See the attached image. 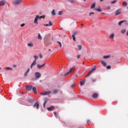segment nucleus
Wrapping results in <instances>:
<instances>
[{
	"label": "nucleus",
	"mask_w": 128,
	"mask_h": 128,
	"mask_svg": "<svg viewBox=\"0 0 128 128\" xmlns=\"http://www.w3.org/2000/svg\"><path fill=\"white\" fill-rule=\"evenodd\" d=\"M22 4V0H16L13 2V4L14 6H19V4Z\"/></svg>",
	"instance_id": "obj_3"
},
{
	"label": "nucleus",
	"mask_w": 128,
	"mask_h": 128,
	"mask_svg": "<svg viewBox=\"0 0 128 128\" xmlns=\"http://www.w3.org/2000/svg\"><path fill=\"white\" fill-rule=\"evenodd\" d=\"M106 8H107V10H110V6H106Z\"/></svg>",
	"instance_id": "obj_42"
},
{
	"label": "nucleus",
	"mask_w": 128,
	"mask_h": 128,
	"mask_svg": "<svg viewBox=\"0 0 128 128\" xmlns=\"http://www.w3.org/2000/svg\"><path fill=\"white\" fill-rule=\"evenodd\" d=\"M58 89L54 90L52 92L53 94H58Z\"/></svg>",
	"instance_id": "obj_17"
},
{
	"label": "nucleus",
	"mask_w": 128,
	"mask_h": 128,
	"mask_svg": "<svg viewBox=\"0 0 128 128\" xmlns=\"http://www.w3.org/2000/svg\"><path fill=\"white\" fill-rule=\"evenodd\" d=\"M38 40H42V36H40V33L38 34Z\"/></svg>",
	"instance_id": "obj_22"
},
{
	"label": "nucleus",
	"mask_w": 128,
	"mask_h": 128,
	"mask_svg": "<svg viewBox=\"0 0 128 128\" xmlns=\"http://www.w3.org/2000/svg\"><path fill=\"white\" fill-rule=\"evenodd\" d=\"M54 116H56V118H58V114H56V112H54Z\"/></svg>",
	"instance_id": "obj_33"
},
{
	"label": "nucleus",
	"mask_w": 128,
	"mask_h": 128,
	"mask_svg": "<svg viewBox=\"0 0 128 128\" xmlns=\"http://www.w3.org/2000/svg\"><path fill=\"white\" fill-rule=\"evenodd\" d=\"M84 2H86V0H84Z\"/></svg>",
	"instance_id": "obj_62"
},
{
	"label": "nucleus",
	"mask_w": 128,
	"mask_h": 128,
	"mask_svg": "<svg viewBox=\"0 0 128 128\" xmlns=\"http://www.w3.org/2000/svg\"><path fill=\"white\" fill-rule=\"evenodd\" d=\"M70 2H72V1L70 0Z\"/></svg>",
	"instance_id": "obj_59"
},
{
	"label": "nucleus",
	"mask_w": 128,
	"mask_h": 128,
	"mask_svg": "<svg viewBox=\"0 0 128 128\" xmlns=\"http://www.w3.org/2000/svg\"><path fill=\"white\" fill-rule=\"evenodd\" d=\"M44 26H49L50 25L48 24H44Z\"/></svg>",
	"instance_id": "obj_46"
},
{
	"label": "nucleus",
	"mask_w": 128,
	"mask_h": 128,
	"mask_svg": "<svg viewBox=\"0 0 128 128\" xmlns=\"http://www.w3.org/2000/svg\"><path fill=\"white\" fill-rule=\"evenodd\" d=\"M62 14V11H59V12H58V14L59 16H61Z\"/></svg>",
	"instance_id": "obj_44"
},
{
	"label": "nucleus",
	"mask_w": 128,
	"mask_h": 128,
	"mask_svg": "<svg viewBox=\"0 0 128 128\" xmlns=\"http://www.w3.org/2000/svg\"><path fill=\"white\" fill-rule=\"evenodd\" d=\"M80 58V56L78 55V56H77V58Z\"/></svg>",
	"instance_id": "obj_49"
},
{
	"label": "nucleus",
	"mask_w": 128,
	"mask_h": 128,
	"mask_svg": "<svg viewBox=\"0 0 128 128\" xmlns=\"http://www.w3.org/2000/svg\"><path fill=\"white\" fill-rule=\"evenodd\" d=\"M22 94H24V92H22Z\"/></svg>",
	"instance_id": "obj_63"
},
{
	"label": "nucleus",
	"mask_w": 128,
	"mask_h": 128,
	"mask_svg": "<svg viewBox=\"0 0 128 128\" xmlns=\"http://www.w3.org/2000/svg\"><path fill=\"white\" fill-rule=\"evenodd\" d=\"M95 7H96V3H94L91 5L90 8H94Z\"/></svg>",
	"instance_id": "obj_24"
},
{
	"label": "nucleus",
	"mask_w": 128,
	"mask_h": 128,
	"mask_svg": "<svg viewBox=\"0 0 128 128\" xmlns=\"http://www.w3.org/2000/svg\"><path fill=\"white\" fill-rule=\"evenodd\" d=\"M117 2L118 0H114V1L111 2V4H116V2Z\"/></svg>",
	"instance_id": "obj_32"
},
{
	"label": "nucleus",
	"mask_w": 128,
	"mask_h": 128,
	"mask_svg": "<svg viewBox=\"0 0 128 128\" xmlns=\"http://www.w3.org/2000/svg\"><path fill=\"white\" fill-rule=\"evenodd\" d=\"M92 14H94V12H90L89 14V16H92Z\"/></svg>",
	"instance_id": "obj_43"
},
{
	"label": "nucleus",
	"mask_w": 128,
	"mask_h": 128,
	"mask_svg": "<svg viewBox=\"0 0 128 128\" xmlns=\"http://www.w3.org/2000/svg\"><path fill=\"white\" fill-rule=\"evenodd\" d=\"M52 94V92L48 91L42 94V96H48V94Z\"/></svg>",
	"instance_id": "obj_6"
},
{
	"label": "nucleus",
	"mask_w": 128,
	"mask_h": 128,
	"mask_svg": "<svg viewBox=\"0 0 128 128\" xmlns=\"http://www.w3.org/2000/svg\"><path fill=\"white\" fill-rule=\"evenodd\" d=\"M122 4L124 6H128V3L126 2H123Z\"/></svg>",
	"instance_id": "obj_27"
},
{
	"label": "nucleus",
	"mask_w": 128,
	"mask_h": 128,
	"mask_svg": "<svg viewBox=\"0 0 128 128\" xmlns=\"http://www.w3.org/2000/svg\"><path fill=\"white\" fill-rule=\"evenodd\" d=\"M101 64L104 66H106V63L104 60L101 62Z\"/></svg>",
	"instance_id": "obj_19"
},
{
	"label": "nucleus",
	"mask_w": 128,
	"mask_h": 128,
	"mask_svg": "<svg viewBox=\"0 0 128 128\" xmlns=\"http://www.w3.org/2000/svg\"><path fill=\"white\" fill-rule=\"evenodd\" d=\"M35 75V80H38L40 78V76H42V74L40 72H36L34 73Z\"/></svg>",
	"instance_id": "obj_1"
},
{
	"label": "nucleus",
	"mask_w": 128,
	"mask_h": 128,
	"mask_svg": "<svg viewBox=\"0 0 128 128\" xmlns=\"http://www.w3.org/2000/svg\"><path fill=\"white\" fill-rule=\"evenodd\" d=\"M30 68H28V70L24 74V76H28V74L30 72Z\"/></svg>",
	"instance_id": "obj_16"
},
{
	"label": "nucleus",
	"mask_w": 128,
	"mask_h": 128,
	"mask_svg": "<svg viewBox=\"0 0 128 128\" xmlns=\"http://www.w3.org/2000/svg\"><path fill=\"white\" fill-rule=\"evenodd\" d=\"M49 112H52V108L50 107V108H47Z\"/></svg>",
	"instance_id": "obj_39"
},
{
	"label": "nucleus",
	"mask_w": 128,
	"mask_h": 128,
	"mask_svg": "<svg viewBox=\"0 0 128 128\" xmlns=\"http://www.w3.org/2000/svg\"><path fill=\"white\" fill-rule=\"evenodd\" d=\"M110 58V56H104V58L106 59V58Z\"/></svg>",
	"instance_id": "obj_28"
},
{
	"label": "nucleus",
	"mask_w": 128,
	"mask_h": 128,
	"mask_svg": "<svg viewBox=\"0 0 128 128\" xmlns=\"http://www.w3.org/2000/svg\"><path fill=\"white\" fill-rule=\"evenodd\" d=\"M36 108L37 110H38V108L40 106V104H38V102H36V104H34V108Z\"/></svg>",
	"instance_id": "obj_8"
},
{
	"label": "nucleus",
	"mask_w": 128,
	"mask_h": 128,
	"mask_svg": "<svg viewBox=\"0 0 128 128\" xmlns=\"http://www.w3.org/2000/svg\"><path fill=\"white\" fill-rule=\"evenodd\" d=\"M28 102H30V104H32V102H34V99H30L28 100Z\"/></svg>",
	"instance_id": "obj_23"
},
{
	"label": "nucleus",
	"mask_w": 128,
	"mask_h": 128,
	"mask_svg": "<svg viewBox=\"0 0 128 128\" xmlns=\"http://www.w3.org/2000/svg\"><path fill=\"white\" fill-rule=\"evenodd\" d=\"M94 10L98 12H102V10L100 8H95Z\"/></svg>",
	"instance_id": "obj_15"
},
{
	"label": "nucleus",
	"mask_w": 128,
	"mask_h": 128,
	"mask_svg": "<svg viewBox=\"0 0 128 128\" xmlns=\"http://www.w3.org/2000/svg\"><path fill=\"white\" fill-rule=\"evenodd\" d=\"M58 43L59 44L60 48H62V43L60 42H58Z\"/></svg>",
	"instance_id": "obj_40"
},
{
	"label": "nucleus",
	"mask_w": 128,
	"mask_h": 128,
	"mask_svg": "<svg viewBox=\"0 0 128 128\" xmlns=\"http://www.w3.org/2000/svg\"><path fill=\"white\" fill-rule=\"evenodd\" d=\"M0 70H2V68H0Z\"/></svg>",
	"instance_id": "obj_58"
},
{
	"label": "nucleus",
	"mask_w": 128,
	"mask_h": 128,
	"mask_svg": "<svg viewBox=\"0 0 128 128\" xmlns=\"http://www.w3.org/2000/svg\"><path fill=\"white\" fill-rule=\"evenodd\" d=\"M78 34V32H74V33H73V34L72 36H76Z\"/></svg>",
	"instance_id": "obj_35"
},
{
	"label": "nucleus",
	"mask_w": 128,
	"mask_h": 128,
	"mask_svg": "<svg viewBox=\"0 0 128 128\" xmlns=\"http://www.w3.org/2000/svg\"><path fill=\"white\" fill-rule=\"evenodd\" d=\"M124 22H126V20H121L118 23V26H122V24Z\"/></svg>",
	"instance_id": "obj_21"
},
{
	"label": "nucleus",
	"mask_w": 128,
	"mask_h": 128,
	"mask_svg": "<svg viewBox=\"0 0 128 128\" xmlns=\"http://www.w3.org/2000/svg\"><path fill=\"white\" fill-rule=\"evenodd\" d=\"M50 108H54V106H52L50 107Z\"/></svg>",
	"instance_id": "obj_52"
},
{
	"label": "nucleus",
	"mask_w": 128,
	"mask_h": 128,
	"mask_svg": "<svg viewBox=\"0 0 128 128\" xmlns=\"http://www.w3.org/2000/svg\"><path fill=\"white\" fill-rule=\"evenodd\" d=\"M98 94L96 93H94L92 95V98H98Z\"/></svg>",
	"instance_id": "obj_10"
},
{
	"label": "nucleus",
	"mask_w": 128,
	"mask_h": 128,
	"mask_svg": "<svg viewBox=\"0 0 128 128\" xmlns=\"http://www.w3.org/2000/svg\"><path fill=\"white\" fill-rule=\"evenodd\" d=\"M38 56H34V60H35V62H36V60H38Z\"/></svg>",
	"instance_id": "obj_30"
},
{
	"label": "nucleus",
	"mask_w": 128,
	"mask_h": 128,
	"mask_svg": "<svg viewBox=\"0 0 128 128\" xmlns=\"http://www.w3.org/2000/svg\"><path fill=\"white\" fill-rule=\"evenodd\" d=\"M104 0H100V2H104Z\"/></svg>",
	"instance_id": "obj_54"
},
{
	"label": "nucleus",
	"mask_w": 128,
	"mask_h": 128,
	"mask_svg": "<svg viewBox=\"0 0 128 128\" xmlns=\"http://www.w3.org/2000/svg\"><path fill=\"white\" fill-rule=\"evenodd\" d=\"M74 84L71 85V88H74Z\"/></svg>",
	"instance_id": "obj_51"
},
{
	"label": "nucleus",
	"mask_w": 128,
	"mask_h": 128,
	"mask_svg": "<svg viewBox=\"0 0 128 128\" xmlns=\"http://www.w3.org/2000/svg\"><path fill=\"white\" fill-rule=\"evenodd\" d=\"M72 72V68H71L70 70L68 71V72L66 74H64V76H68V74H70V72Z\"/></svg>",
	"instance_id": "obj_13"
},
{
	"label": "nucleus",
	"mask_w": 128,
	"mask_h": 128,
	"mask_svg": "<svg viewBox=\"0 0 128 128\" xmlns=\"http://www.w3.org/2000/svg\"><path fill=\"white\" fill-rule=\"evenodd\" d=\"M13 66H14V68H16V65H14Z\"/></svg>",
	"instance_id": "obj_53"
},
{
	"label": "nucleus",
	"mask_w": 128,
	"mask_h": 128,
	"mask_svg": "<svg viewBox=\"0 0 128 128\" xmlns=\"http://www.w3.org/2000/svg\"><path fill=\"white\" fill-rule=\"evenodd\" d=\"M81 26H84V24H82Z\"/></svg>",
	"instance_id": "obj_57"
},
{
	"label": "nucleus",
	"mask_w": 128,
	"mask_h": 128,
	"mask_svg": "<svg viewBox=\"0 0 128 128\" xmlns=\"http://www.w3.org/2000/svg\"><path fill=\"white\" fill-rule=\"evenodd\" d=\"M52 16H56V11L54 10H53L52 12Z\"/></svg>",
	"instance_id": "obj_25"
},
{
	"label": "nucleus",
	"mask_w": 128,
	"mask_h": 128,
	"mask_svg": "<svg viewBox=\"0 0 128 128\" xmlns=\"http://www.w3.org/2000/svg\"><path fill=\"white\" fill-rule=\"evenodd\" d=\"M32 90L33 92H34V94H38V92L36 91V88L32 87Z\"/></svg>",
	"instance_id": "obj_9"
},
{
	"label": "nucleus",
	"mask_w": 128,
	"mask_h": 128,
	"mask_svg": "<svg viewBox=\"0 0 128 128\" xmlns=\"http://www.w3.org/2000/svg\"><path fill=\"white\" fill-rule=\"evenodd\" d=\"M46 102H47L46 100H44V104H43V106H44V108H46Z\"/></svg>",
	"instance_id": "obj_31"
},
{
	"label": "nucleus",
	"mask_w": 128,
	"mask_h": 128,
	"mask_svg": "<svg viewBox=\"0 0 128 128\" xmlns=\"http://www.w3.org/2000/svg\"><path fill=\"white\" fill-rule=\"evenodd\" d=\"M49 51L50 52V50H49Z\"/></svg>",
	"instance_id": "obj_61"
},
{
	"label": "nucleus",
	"mask_w": 128,
	"mask_h": 128,
	"mask_svg": "<svg viewBox=\"0 0 128 128\" xmlns=\"http://www.w3.org/2000/svg\"><path fill=\"white\" fill-rule=\"evenodd\" d=\"M42 65H40V64H38L37 65V68H42Z\"/></svg>",
	"instance_id": "obj_29"
},
{
	"label": "nucleus",
	"mask_w": 128,
	"mask_h": 128,
	"mask_svg": "<svg viewBox=\"0 0 128 128\" xmlns=\"http://www.w3.org/2000/svg\"><path fill=\"white\" fill-rule=\"evenodd\" d=\"M28 46L30 48H32V46H34V44L32 42H30L29 44H28Z\"/></svg>",
	"instance_id": "obj_20"
},
{
	"label": "nucleus",
	"mask_w": 128,
	"mask_h": 128,
	"mask_svg": "<svg viewBox=\"0 0 128 128\" xmlns=\"http://www.w3.org/2000/svg\"><path fill=\"white\" fill-rule=\"evenodd\" d=\"M106 68H107L108 70H110V68H112V66H106Z\"/></svg>",
	"instance_id": "obj_38"
},
{
	"label": "nucleus",
	"mask_w": 128,
	"mask_h": 128,
	"mask_svg": "<svg viewBox=\"0 0 128 128\" xmlns=\"http://www.w3.org/2000/svg\"><path fill=\"white\" fill-rule=\"evenodd\" d=\"M92 80V82H96V79H93V80Z\"/></svg>",
	"instance_id": "obj_47"
},
{
	"label": "nucleus",
	"mask_w": 128,
	"mask_h": 128,
	"mask_svg": "<svg viewBox=\"0 0 128 128\" xmlns=\"http://www.w3.org/2000/svg\"><path fill=\"white\" fill-rule=\"evenodd\" d=\"M36 60H34L33 62L31 64L30 68H32V66H36Z\"/></svg>",
	"instance_id": "obj_14"
},
{
	"label": "nucleus",
	"mask_w": 128,
	"mask_h": 128,
	"mask_svg": "<svg viewBox=\"0 0 128 128\" xmlns=\"http://www.w3.org/2000/svg\"><path fill=\"white\" fill-rule=\"evenodd\" d=\"M40 58H42V54L40 55Z\"/></svg>",
	"instance_id": "obj_48"
},
{
	"label": "nucleus",
	"mask_w": 128,
	"mask_h": 128,
	"mask_svg": "<svg viewBox=\"0 0 128 128\" xmlns=\"http://www.w3.org/2000/svg\"><path fill=\"white\" fill-rule=\"evenodd\" d=\"M87 122H88V123L90 122V120H88Z\"/></svg>",
	"instance_id": "obj_55"
},
{
	"label": "nucleus",
	"mask_w": 128,
	"mask_h": 128,
	"mask_svg": "<svg viewBox=\"0 0 128 128\" xmlns=\"http://www.w3.org/2000/svg\"><path fill=\"white\" fill-rule=\"evenodd\" d=\"M42 18V16H36L34 20V24H38V20H40Z\"/></svg>",
	"instance_id": "obj_2"
},
{
	"label": "nucleus",
	"mask_w": 128,
	"mask_h": 128,
	"mask_svg": "<svg viewBox=\"0 0 128 128\" xmlns=\"http://www.w3.org/2000/svg\"><path fill=\"white\" fill-rule=\"evenodd\" d=\"M110 38H111L112 40L114 39V34H112L109 36Z\"/></svg>",
	"instance_id": "obj_18"
},
{
	"label": "nucleus",
	"mask_w": 128,
	"mask_h": 128,
	"mask_svg": "<svg viewBox=\"0 0 128 128\" xmlns=\"http://www.w3.org/2000/svg\"><path fill=\"white\" fill-rule=\"evenodd\" d=\"M86 82V79H84L82 80L80 82V84L81 86H84V83Z\"/></svg>",
	"instance_id": "obj_11"
},
{
	"label": "nucleus",
	"mask_w": 128,
	"mask_h": 128,
	"mask_svg": "<svg viewBox=\"0 0 128 128\" xmlns=\"http://www.w3.org/2000/svg\"><path fill=\"white\" fill-rule=\"evenodd\" d=\"M126 35L128 36V31H127Z\"/></svg>",
	"instance_id": "obj_56"
},
{
	"label": "nucleus",
	"mask_w": 128,
	"mask_h": 128,
	"mask_svg": "<svg viewBox=\"0 0 128 128\" xmlns=\"http://www.w3.org/2000/svg\"><path fill=\"white\" fill-rule=\"evenodd\" d=\"M6 68V70H12V68H11L10 67Z\"/></svg>",
	"instance_id": "obj_37"
},
{
	"label": "nucleus",
	"mask_w": 128,
	"mask_h": 128,
	"mask_svg": "<svg viewBox=\"0 0 128 128\" xmlns=\"http://www.w3.org/2000/svg\"><path fill=\"white\" fill-rule=\"evenodd\" d=\"M72 38L73 40H74V42H76V36L72 35Z\"/></svg>",
	"instance_id": "obj_36"
},
{
	"label": "nucleus",
	"mask_w": 128,
	"mask_h": 128,
	"mask_svg": "<svg viewBox=\"0 0 128 128\" xmlns=\"http://www.w3.org/2000/svg\"><path fill=\"white\" fill-rule=\"evenodd\" d=\"M122 14V10L120 9L118 10L115 13V16H120Z\"/></svg>",
	"instance_id": "obj_5"
},
{
	"label": "nucleus",
	"mask_w": 128,
	"mask_h": 128,
	"mask_svg": "<svg viewBox=\"0 0 128 128\" xmlns=\"http://www.w3.org/2000/svg\"><path fill=\"white\" fill-rule=\"evenodd\" d=\"M126 24H128L126 23Z\"/></svg>",
	"instance_id": "obj_60"
},
{
	"label": "nucleus",
	"mask_w": 128,
	"mask_h": 128,
	"mask_svg": "<svg viewBox=\"0 0 128 128\" xmlns=\"http://www.w3.org/2000/svg\"><path fill=\"white\" fill-rule=\"evenodd\" d=\"M78 50H82V46L79 45V46H78Z\"/></svg>",
	"instance_id": "obj_34"
},
{
	"label": "nucleus",
	"mask_w": 128,
	"mask_h": 128,
	"mask_svg": "<svg viewBox=\"0 0 128 128\" xmlns=\"http://www.w3.org/2000/svg\"><path fill=\"white\" fill-rule=\"evenodd\" d=\"M96 70V67L94 66V68L89 72V74H88V76H90V74H92V72H94Z\"/></svg>",
	"instance_id": "obj_4"
},
{
	"label": "nucleus",
	"mask_w": 128,
	"mask_h": 128,
	"mask_svg": "<svg viewBox=\"0 0 128 128\" xmlns=\"http://www.w3.org/2000/svg\"><path fill=\"white\" fill-rule=\"evenodd\" d=\"M49 24V26H52V22H50L49 24Z\"/></svg>",
	"instance_id": "obj_41"
},
{
	"label": "nucleus",
	"mask_w": 128,
	"mask_h": 128,
	"mask_svg": "<svg viewBox=\"0 0 128 128\" xmlns=\"http://www.w3.org/2000/svg\"><path fill=\"white\" fill-rule=\"evenodd\" d=\"M25 25H26V24H24H24H20V26L22 28V26H24Z\"/></svg>",
	"instance_id": "obj_45"
},
{
	"label": "nucleus",
	"mask_w": 128,
	"mask_h": 128,
	"mask_svg": "<svg viewBox=\"0 0 128 128\" xmlns=\"http://www.w3.org/2000/svg\"><path fill=\"white\" fill-rule=\"evenodd\" d=\"M32 88V86H26V90H31Z\"/></svg>",
	"instance_id": "obj_7"
},
{
	"label": "nucleus",
	"mask_w": 128,
	"mask_h": 128,
	"mask_svg": "<svg viewBox=\"0 0 128 128\" xmlns=\"http://www.w3.org/2000/svg\"><path fill=\"white\" fill-rule=\"evenodd\" d=\"M46 63H44L42 64V66H46Z\"/></svg>",
	"instance_id": "obj_50"
},
{
	"label": "nucleus",
	"mask_w": 128,
	"mask_h": 128,
	"mask_svg": "<svg viewBox=\"0 0 128 128\" xmlns=\"http://www.w3.org/2000/svg\"><path fill=\"white\" fill-rule=\"evenodd\" d=\"M4 4H6V1L4 0H2L0 2V6H4Z\"/></svg>",
	"instance_id": "obj_12"
},
{
	"label": "nucleus",
	"mask_w": 128,
	"mask_h": 128,
	"mask_svg": "<svg viewBox=\"0 0 128 128\" xmlns=\"http://www.w3.org/2000/svg\"><path fill=\"white\" fill-rule=\"evenodd\" d=\"M126 32V29H123V30H121L120 32H121V34H124V33Z\"/></svg>",
	"instance_id": "obj_26"
}]
</instances>
